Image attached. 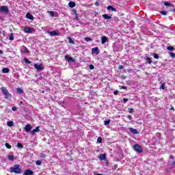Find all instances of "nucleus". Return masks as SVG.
Listing matches in <instances>:
<instances>
[{
    "mask_svg": "<svg viewBox=\"0 0 175 175\" xmlns=\"http://www.w3.org/2000/svg\"><path fill=\"white\" fill-rule=\"evenodd\" d=\"M124 68V66H119V69H122Z\"/></svg>",
    "mask_w": 175,
    "mask_h": 175,
    "instance_id": "52",
    "label": "nucleus"
},
{
    "mask_svg": "<svg viewBox=\"0 0 175 175\" xmlns=\"http://www.w3.org/2000/svg\"><path fill=\"white\" fill-rule=\"evenodd\" d=\"M99 5V3L98 2V1H96V3H95V5L96 6H98Z\"/></svg>",
    "mask_w": 175,
    "mask_h": 175,
    "instance_id": "51",
    "label": "nucleus"
},
{
    "mask_svg": "<svg viewBox=\"0 0 175 175\" xmlns=\"http://www.w3.org/2000/svg\"><path fill=\"white\" fill-rule=\"evenodd\" d=\"M1 90L2 91L3 95H5L6 94L9 93V91L5 87H1Z\"/></svg>",
    "mask_w": 175,
    "mask_h": 175,
    "instance_id": "12",
    "label": "nucleus"
},
{
    "mask_svg": "<svg viewBox=\"0 0 175 175\" xmlns=\"http://www.w3.org/2000/svg\"><path fill=\"white\" fill-rule=\"evenodd\" d=\"M40 126H37L35 129H33V130L31 132V135H35V133H36V132H39V129H40Z\"/></svg>",
    "mask_w": 175,
    "mask_h": 175,
    "instance_id": "16",
    "label": "nucleus"
},
{
    "mask_svg": "<svg viewBox=\"0 0 175 175\" xmlns=\"http://www.w3.org/2000/svg\"><path fill=\"white\" fill-rule=\"evenodd\" d=\"M5 146L6 147V148H8V150H10V148H12V146L10 144H9V143H5Z\"/></svg>",
    "mask_w": 175,
    "mask_h": 175,
    "instance_id": "26",
    "label": "nucleus"
},
{
    "mask_svg": "<svg viewBox=\"0 0 175 175\" xmlns=\"http://www.w3.org/2000/svg\"><path fill=\"white\" fill-rule=\"evenodd\" d=\"M84 40H85V42H92V38H91L90 37H85L84 38Z\"/></svg>",
    "mask_w": 175,
    "mask_h": 175,
    "instance_id": "21",
    "label": "nucleus"
},
{
    "mask_svg": "<svg viewBox=\"0 0 175 175\" xmlns=\"http://www.w3.org/2000/svg\"><path fill=\"white\" fill-rule=\"evenodd\" d=\"M12 111H16L17 108L16 107H12Z\"/></svg>",
    "mask_w": 175,
    "mask_h": 175,
    "instance_id": "44",
    "label": "nucleus"
},
{
    "mask_svg": "<svg viewBox=\"0 0 175 175\" xmlns=\"http://www.w3.org/2000/svg\"><path fill=\"white\" fill-rule=\"evenodd\" d=\"M1 13H5V14H8L9 13V8L8 6H0V14Z\"/></svg>",
    "mask_w": 175,
    "mask_h": 175,
    "instance_id": "4",
    "label": "nucleus"
},
{
    "mask_svg": "<svg viewBox=\"0 0 175 175\" xmlns=\"http://www.w3.org/2000/svg\"><path fill=\"white\" fill-rule=\"evenodd\" d=\"M171 110H174V108L172 107V108H171Z\"/></svg>",
    "mask_w": 175,
    "mask_h": 175,
    "instance_id": "57",
    "label": "nucleus"
},
{
    "mask_svg": "<svg viewBox=\"0 0 175 175\" xmlns=\"http://www.w3.org/2000/svg\"><path fill=\"white\" fill-rule=\"evenodd\" d=\"M110 124V120H105L104 122V124L105 125H109Z\"/></svg>",
    "mask_w": 175,
    "mask_h": 175,
    "instance_id": "34",
    "label": "nucleus"
},
{
    "mask_svg": "<svg viewBox=\"0 0 175 175\" xmlns=\"http://www.w3.org/2000/svg\"><path fill=\"white\" fill-rule=\"evenodd\" d=\"M170 57H172V58H174V57H175V54H174V53H173V52H171V53H170Z\"/></svg>",
    "mask_w": 175,
    "mask_h": 175,
    "instance_id": "38",
    "label": "nucleus"
},
{
    "mask_svg": "<svg viewBox=\"0 0 175 175\" xmlns=\"http://www.w3.org/2000/svg\"><path fill=\"white\" fill-rule=\"evenodd\" d=\"M146 62H148V64H152V60H151L150 57H146Z\"/></svg>",
    "mask_w": 175,
    "mask_h": 175,
    "instance_id": "25",
    "label": "nucleus"
},
{
    "mask_svg": "<svg viewBox=\"0 0 175 175\" xmlns=\"http://www.w3.org/2000/svg\"><path fill=\"white\" fill-rule=\"evenodd\" d=\"M25 62H26V64H31V61H29L28 59L25 58Z\"/></svg>",
    "mask_w": 175,
    "mask_h": 175,
    "instance_id": "40",
    "label": "nucleus"
},
{
    "mask_svg": "<svg viewBox=\"0 0 175 175\" xmlns=\"http://www.w3.org/2000/svg\"><path fill=\"white\" fill-rule=\"evenodd\" d=\"M128 111L129 113H133V108H129Z\"/></svg>",
    "mask_w": 175,
    "mask_h": 175,
    "instance_id": "42",
    "label": "nucleus"
},
{
    "mask_svg": "<svg viewBox=\"0 0 175 175\" xmlns=\"http://www.w3.org/2000/svg\"><path fill=\"white\" fill-rule=\"evenodd\" d=\"M65 59L66 61H68V62H73L75 60L73 59L72 57H71L69 55H66L65 56Z\"/></svg>",
    "mask_w": 175,
    "mask_h": 175,
    "instance_id": "11",
    "label": "nucleus"
},
{
    "mask_svg": "<svg viewBox=\"0 0 175 175\" xmlns=\"http://www.w3.org/2000/svg\"><path fill=\"white\" fill-rule=\"evenodd\" d=\"M129 131H130V132L131 133H133V135H137V134H139V132L137 131V129H133L132 127H130V128H129Z\"/></svg>",
    "mask_w": 175,
    "mask_h": 175,
    "instance_id": "7",
    "label": "nucleus"
},
{
    "mask_svg": "<svg viewBox=\"0 0 175 175\" xmlns=\"http://www.w3.org/2000/svg\"><path fill=\"white\" fill-rule=\"evenodd\" d=\"M164 5L165 6H171L172 3H170L167 2V1H165V2H164Z\"/></svg>",
    "mask_w": 175,
    "mask_h": 175,
    "instance_id": "36",
    "label": "nucleus"
},
{
    "mask_svg": "<svg viewBox=\"0 0 175 175\" xmlns=\"http://www.w3.org/2000/svg\"><path fill=\"white\" fill-rule=\"evenodd\" d=\"M160 13L162 14V16H166V14H167V12L166 11H161Z\"/></svg>",
    "mask_w": 175,
    "mask_h": 175,
    "instance_id": "32",
    "label": "nucleus"
},
{
    "mask_svg": "<svg viewBox=\"0 0 175 175\" xmlns=\"http://www.w3.org/2000/svg\"><path fill=\"white\" fill-rule=\"evenodd\" d=\"M16 92H18V94H23L24 90H23V89L18 88H16Z\"/></svg>",
    "mask_w": 175,
    "mask_h": 175,
    "instance_id": "20",
    "label": "nucleus"
},
{
    "mask_svg": "<svg viewBox=\"0 0 175 175\" xmlns=\"http://www.w3.org/2000/svg\"><path fill=\"white\" fill-rule=\"evenodd\" d=\"M17 147H18V148H23V144L21 143H18Z\"/></svg>",
    "mask_w": 175,
    "mask_h": 175,
    "instance_id": "35",
    "label": "nucleus"
},
{
    "mask_svg": "<svg viewBox=\"0 0 175 175\" xmlns=\"http://www.w3.org/2000/svg\"><path fill=\"white\" fill-rule=\"evenodd\" d=\"M9 161H13L14 159V156L13 155H8Z\"/></svg>",
    "mask_w": 175,
    "mask_h": 175,
    "instance_id": "30",
    "label": "nucleus"
},
{
    "mask_svg": "<svg viewBox=\"0 0 175 175\" xmlns=\"http://www.w3.org/2000/svg\"><path fill=\"white\" fill-rule=\"evenodd\" d=\"M107 10H111V12H117V9L113 8L111 5H109L107 8Z\"/></svg>",
    "mask_w": 175,
    "mask_h": 175,
    "instance_id": "15",
    "label": "nucleus"
},
{
    "mask_svg": "<svg viewBox=\"0 0 175 175\" xmlns=\"http://www.w3.org/2000/svg\"><path fill=\"white\" fill-rule=\"evenodd\" d=\"M36 165H37L38 166H40V165H42V161H36Z\"/></svg>",
    "mask_w": 175,
    "mask_h": 175,
    "instance_id": "37",
    "label": "nucleus"
},
{
    "mask_svg": "<svg viewBox=\"0 0 175 175\" xmlns=\"http://www.w3.org/2000/svg\"><path fill=\"white\" fill-rule=\"evenodd\" d=\"M31 129H32V126L31 124H27L25 126V132H31Z\"/></svg>",
    "mask_w": 175,
    "mask_h": 175,
    "instance_id": "10",
    "label": "nucleus"
},
{
    "mask_svg": "<svg viewBox=\"0 0 175 175\" xmlns=\"http://www.w3.org/2000/svg\"><path fill=\"white\" fill-rule=\"evenodd\" d=\"M49 13L51 17H54V16H55L54 12H53V11H49Z\"/></svg>",
    "mask_w": 175,
    "mask_h": 175,
    "instance_id": "33",
    "label": "nucleus"
},
{
    "mask_svg": "<svg viewBox=\"0 0 175 175\" xmlns=\"http://www.w3.org/2000/svg\"><path fill=\"white\" fill-rule=\"evenodd\" d=\"M89 68H90V69L91 70H92L94 69L95 67L94 66V65L90 64V65L89 66Z\"/></svg>",
    "mask_w": 175,
    "mask_h": 175,
    "instance_id": "39",
    "label": "nucleus"
},
{
    "mask_svg": "<svg viewBox=\"0 0 175 175\" xmlns=\"http://www.w3.org/2000/svg\"><path fill=\"white\" fill-rule=\"evenodd\" d=\"M170 159H173V156H170Z\"/></svg>",
    "mask_w": 175,
    "mask_h": 175,
    "instance_id": "54",
    "label": "nucleus"
},
{
    "mask_svg": "<svg viewBox=\"0 0 175 175\" xmlns=\"http://www.w3.org/2000/svg\"><path fill=\"white\" fill-rule=\"evenodd\" d=\"M2 72L3 73H9V70L8 68H4L2 69Z\"/></svg>",
    "mask_w": 175,
    "mask_h": 175,
    "instance_id": "24",
    "label": "nucleus"
},
{
    "mask_svg": "<svg viewBox=\"0 0 175 175\" xmlns=\"http://www.w3.org/2000/svg\"><path fill=\"white\" fill-rule=\"evenodd\" d=\"M99 53H100V51H99V48H98V47H95V48H93V49H92V54H96V55H98V54H99Z\"/></svg>",
    "mask_w": 175,
    "mask_h": 175,
    "instance_id": "8",
    "label": "nucleus"
},
{
    "mask_svg": "<svg viewBox=\"0 0 175 175\" xmlns=\"http://www.w3.org/2000/svg\"><path fill=\"white\" fill-rule=\"evenodd\" d=\"M120 90H126V87H125V86H122V87L120 88Z\"/></svg>",
    "mask_w": 175,
    "mask_h": 175,
    "instance_id": "47",
    "label": "nucleus"
},
{
    "mask_svg": "<svg viewBox=\"0 0 175 175\" xmlns=\"http://www.w3.org/2000/svg\"><path fill=\"white\" fill-rule=\"evenodd\" d=\"M172 165H175V161L172 162Z\"/></svg>",
    "mask_w": 175,
    "mask_h": 175,
    "instance_id": "56",
    "label": "nucleus"
},
{
    "mask_svg": "<svg viewBox=\"0 0 175 175\" xmlns=\"http://www.w3.org/2000/svg\"><path fill=\"white\" fill-rule=\"evenodd\" d=\"M127 118H129V120H132V116H128Z\"/></svg>",
    "mask_w": 175,
    "mask_h": 175,
    "instance_id": "50",
    "label": "nucleus"
},
{
    "mask_svg": "<svg viewBox=\"0 0 175 175\" xmlns=\"http://www.w3.org/2000/svg\"><path fill=\"white\" fill-rule=\"evenodd\" d=\"M153 57H154L155 59H159V56L158 54H157V53H153Z\"/></svg>",
    "mask_w": 175,
    "mask_h": 175,
    "instance_id": "29",
    "label": "nucleus"
},
{
    "mask_svg": "<svg viewBox=\"0 0 175 175\" xmlns=\"http://www.w3.org/2000/svg\"><path fill=\"white\" fill-rule=\"evenodd\" d=\"M68 39L69 43H71L72 44H75V42L73 41V40H72V38L68 37Z\"/></svg>",
    "mask_w": 175,
    "mask_h": 175,
    "instance_id": "27",
    "label": "nucleus"
},
{
    "mask_svg": "<svg viewBox=\"0 0 175 175\" xmlns=\"http://www.w3.org/2000/svg\"><path fill=\"white\" fill-rule=\"evenodd\" d=\"M9 38L10 40H14V35L13 34V33L10 34Z\"/></svg>",
    "mask_w": 175,
    "mask_h": 175,
    "instance_id": "23",
    "label": "nucleus"
},
{
    "mask_svg": "<svg viewBox=\"0 0 175 175\" xmlns=\"http://www.w3.org/2000/svg\"><path fill=\"white\" fill-rule=\"evenodd\" d=\"M10 170L11 173H15L16 174H21L23 173V171L21 170V168L20 167V165L16 164L14 165L13 167L10 168Z\"/></svg>",
    "mask_w": 175,
    "mask_h": 175,
    "instance_id": "1",
    "label": "nucleus"
},
{
    "mask_svg": "<svg viewBox=\"0 0 175 175\" xmlns=\"http://www.w3.org/2000/svg\"><path fill=\"white\" fill-rule=\"evenodd\" d=\"M68 6L70 8H75V6H76V3L73 2V1H71V2H69L68 3Z\"/></svg>",
    "mask_w": 175,
    "mask_h": 175,
    "instance_id": "17",
    "label": "nucleus"
},
{
    "mask_svg": "<svg viewBox=\"0 0 175 175\" xmlns=\"http://www.w3.org/2000/svg\"><path fill=\"white\" fill-rule=\"evenodd\" d=\"M133 148L135 152H137L138 154H142V152H143V147L139 144H135Z\"/></svg>",
    "mask_w": 175,
    "mask_h": 175,
    "instance_id": "2",
    "label": "nucleus"
},
{
    "mask_svg": "<svg viewBox=\"0 0 175 175\" xmlns=\"http://www.w3.org/2000/svg\"><path fill=\"white\" fill-rule=\"evenodd\" d=\"M23 31L25 32V33H33L35 32V29L31 27H25L23 29Z\"/></svg>",
    "mask_w": 175,
    "mask_h": 175,
    "instance_id": "3",
    "label": "nucleus"
},
{
    "mask_svg": "<svg viewBox=\"0 0 175 175\" xmlns=\"http://www.w3.org/2000/svg\"><path fill=\"white\" fill-rule=\"evenodd\" d=\"M161 90H165V83H162V85L160 86Z\"/></svg>",
    "mask_w": 175,
    "mask_h": 175,
    "instance_id": "41",
    "label": "nucleus"
},
{
    "mask_svg": "<svg viewBox=\"0 0 175 175\" xmlns=\"http://www.w3.org/2000/svg\"><path fill=\"white\" fill-rule=\"evenodd\" d=\"M34 68L37 70H43V66H42V64H34Z\"/></svg>",
    "mask_w": 175,
    "mask_h": 175,
    "instance_id": "6",
    "label": "nucleus"
},
{
    "mask_svg": "<svg viewBox=\"0 0 175 175\" xmlns=\"http://www.w3.org/2000/svg\"><path fill=\"white\" fill-rule=\"evenodd\" d=\"M0 33H1V31H0Z\"/></svg>",
    "mask_w": 175,
    "mask_h": 175,
    "instance_id": "59",
    "label": "nucleus"
},
{
    "mask_svg": "<svg viewBox=\"0 0 175 175\" xmlns=\"http://www.w3.org/2000/svg\"><path fill=\"white\" fill-rule=\"evenodd\" d=\"M13 121H9L7 122L8 126H13Z\"/></svg>",
    "mask_w": 175,
    "mask_h": 175,
    "instance_id": "28",
    "label": "nucleus"
},
{
    "mask_svg": "<svg viewBox=\"0 0 175 175\" xmlns=\"http://www.w3.org/2000/svg\"><path fill=\"white\" fill-rule=\"evenodd\" d=\"M50 36H59L60 33L58 32V30H55L52 31L47 32Z\"/></svg>",
    "mask_w": 175,
    "mask_h": 175,
    "instance_id": "5",
    "label": "nucleus"
},
{
    "mask_svg": "<svg viewBox=\"0 0 175 175\" xmlns=\"http://www.w3.org/2000/svg\"><path fill=\"white\" fill-rule=\"evenodd\" d=\"M114 95H118V90H115L113 92Z\"/></svg>",
    "mask_w": 175,
    "mask_h": 175,
    "instance_id": "45",
    "label": "nucleus"
},
{
    "mask_svg": "<svg viewBox=\"0 0 175 175\" xmlns=\"http://www.w3.org/2000/svg\"><path fill=\"white\" fill-rule=\"evenodd\" d=\"M97 142H98V143H102V138L101 137H98L97 139Z\"/></svg>",
    "mask_w": 175,
    "mask_h": 175,
    "instance_id": "43",
    "label": "nucleus"
},
{
    "mask_svg": "<svg viewBox=\"0 0 175 175\" xmlns=\"http://www.w3.org/2000/svg\"><path fill=\"white\" fill-rule=\"evenodd\" d=\"M167 50H169L170 51H174V48L173 46H167Z\"/></svg>",
    "mask_w": 175,
    "mask_h": 175,
    "instance_id": "31",
    "label": "nucleus"
},
{
    "mask_svg": "<svg viewBox=\"0 0 175 175\" xmlns=\"http://www.w3.org/2000/svg\"><path fill=\"white\" fill-rule=\"evenodd\" d=\"M172 10H173V12H175V8H174V9H173Z\"/></svg>",
    "mask_w": 175,
    "mask_h": 175,
    "instance_id": "58",
    "label": "nucleus"
},
{
    "mask_svg": "<svg viewBox=\"0 0 175 175\" xmlns=\"http://www.w3.org/2000/svg\"><path fill=\"white\" fill-rule=\"evenodd\" d=\"M113 167L114 169H116L117 167V165H114Z\"/></svg>",
    "mask_w": 175,
    "mask_h": 175,
    "instance_id": "55",
    "label": "nucleus"
},
{
    "mask_svg": "<svg viewBox=\"0 0 175 175\" xmlns=\"http://www.w3.org/2000/svg\"><path fill=\"white\" fill-rule=\"evenodd\" d=\"M25 53H29V51L28 50V49L25 48Z\"/></svg>",
    "mask_w": 175,
    "mask_h": 175,
    "instance_id": "46",
    "label": "nucleus"
},
{
    "mask_svg": "<svg viewBox=\"0 0 175 175\" xmlns=\"http://www.w3.org/2000/svg\"><path fill=\"white\" fill-rule=\"evenodd\" d=\"M128 98H123V101L124 102V103H126V102H128Z\"/></svg>",
    "mask_w": 175,
    "mask_h": 175,
    "instance_id": "48",
    "label": "nucleus"
},
{
    "mask_svg": "<svg viewBox=\"0 0 175 175\" xmlns=\"http://www.w3.org/2000/svg\"><path fill=\"white\" fill-rule=\"evenodd\" d=\"M107 42V37H106V36H103L102 38H101V44H105V43H106Z\"/></svg>",
    "mask_w": 175,
    "mask_h": 175,
    "instance_id": "14",
    "label": "nucleus"
},
{
    "mask_svg": "<svg viewBox=\"0 0 175 175\" xmlns=\"http://www.w3.org/2000/svg\"><path fill=\"white\" fill-rule=\"evenodd\" d=\"M26 17H27V18H28L29 20H31V21H33L34 20V17H33V16H32L30 13H27V14H26Z\"/></svg>",
    "mask_w": 175,
    "mask_h": 175,
    "instance_id": "13",
    "label": "nucleus"
},
{
    "mask_svg": "<svg viewBox=\"0 0 175 175\" xmlns=\"http://www.w3.org/2000/svg\"><path fill=\"white\" fill-rule=\"evenodd\" d=\"M0 54H3V51H2L1 50H0Z\"/></svg>",
    "mask_w": 175,
    "mask_h": 175,
    "instance_id": "53",
    "label": "nucleus"
},
{
    "mask_svg": "<svg viewBox=\"0 0 175 175\" xmlns=\"http://www.w3.org/2000/svg\"><path fill=\"white\" fill-rule=\"evenodd\" d=\"M23 175H33V171L31 170H26L24 172Z\"/></svg>",
    "mask_w": 175,
    "mask_h": 175,
    "instance_id": "9",
    "label": "nucleus"
},
{
    "mask_svg": "<svg viewBox=\"0 0 175 175\" xmlns=\"http://www.w3.org/2000/svg\"><path fill=\"white\" fill-rule=\"evenodd\" d=\"M5 95V99H12V95L10 94V93H7Z\"/></svg>",
    "mask_w": 175,
    "mask_h": 175,
    "instance_id": "19",
    "label": "nucleus"
},
{
    "mask_svg": "<svg viewBox=\"0 0 175 175\" xmlns=\"http://www.w3.org/2000/svg\"><path fill=\"white\" fill-rule=\"evenodd\" d=\"M41 157H42V158H46V154H41Z\"/></svg>",
    "mask_w": 175,
    "mask_h": 175,
    "instance_id": "49",
    "label": "nucleus"
},
{
    "mask_svg": "<svg viewBox=\"0 0 175 175\" xmlns=\"http://www.w3.org/2000/svg\"><path fill=\"white\" fill-rule=\"evenodd\" d=\"M103 18H105L106 20H110L111 18V16H109L106 14L103 15Z\"/></svg>",
    "mask_w": 175,
    "mask_h": 175,
    "instance_id": "18",
    "label": "nucleus"
},
{
    "mask_svg": "<svg viewBox=\"0 0 175 175\" xmlns=\"http://www.w3.org/2000/svg\"><path fill=\"white\" fill-rule=\"evenodd\" d=\"M100 161H105L106 159V154H101L100 157Z\"/></svg>",
    "mask_w": 175,
    "mask_h": 175,
    "instance_id": "22",
    "label": "nucleus"
}]
</instances>
